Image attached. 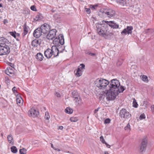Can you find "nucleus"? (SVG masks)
<instances>
[{
    "label": "nucleus",
    "instance_id": "f257e3e1",
    "mask_svg": "<svg viewBox=\"0 0 154 154\" xmlns=\"http://www.w3.org/2000/svg\"><path fill=\"white\" fill-rule=\"evenodd\" d=\"M102 23V24H97L96 25L97 32L100 36L105 39H111L113 37V34L108 30V25L113 29H118L119 27V24L114 21L103 20Z\"/></svg>",
    "mask_w": 154,
    "mask_h": 154
},
{
    "label": "nucleus",
    "instance_id": "f03ea898",
    "mask_svg": "<svg viewBox=\"0 0 154 154\" xmlns=\"http://www.w3.org/2000/svg\"><path fill=\"white\" fill-rule=\"evenodd\" d=\"M54 42H55V44L56 45L57 49L56 50L57 52V54L55 57H57L59 54V52L62 53L63 51L65 50V47H63L61 45H63L64 43V36L62 34H60L58 36V38H57L56 37L54 41Z\"/></svg>",
    "mask_w": 154,
    "mask_h": 154
},
{
    "label": "nucleus",
    "instance_id": "7ed1b4c3",
    "mask_svg": "<svg viewBox=\"0 0 154 154\" xmlns=\"http://www.w3.org/2000/svg\"><path fill=\"white\" fill-rule=\"evenodd\" d=\"M115 14V11L112 9H100L98 12V15L103 18L113 17Z\"/></svg>",
    "mask_w": 154,
    "mask_h": 154
},
{
    "label": "nucleus",
    "instance_id": "20e7f679",
    "mask_svg": "<svg viewBox=\"0 0 154 154\" xmlns=\"http://www.w3.org/2000/svg\"><path fill=\"white\" fill-rule=\"evenodd\" d=\"M96 86L100 89H103L109 84L108 80L104 79H97L94 82Z\"/></svg>",
    "mask_w": 154,
    "mask_h": 154
},
{
    "label": "nucleus",
    "instance_id": "39448f33",
    "mask_svg": "<svg viewBox=\"0 0 154 154\" xmlns=\"http://www.w3.org/2000/svg\"><path fill=\"white\" fill-rule=\"evenodd\" d=\"M4 41L0 43V55H2L5 54H8L10 52V48L8 46L6 45L5 42L6 39H4Z\"/></svg>",
    "mask_w": 154,
    "mask_h": 154
},
{
    "label": "nucleus",
    "instance_id": "423d86ee",
    "mask_svg": "<svg viewBox=\"0 0 154 154\" xmlns=\"http://www.w3.org/2000/svg\"><path fill=\"white\" fill-rule=\"evenodd\" d=\"M56 50L57 49V48L56 46H53L51 47V49L50 48H48L44 52V55L47 58H50L52 55H53V57H55V56L56 55V54L54 51V50L56 51Z\"/></svg>",
    "mask_w": 154,
    "mask_h": 154
},
{
    "label": "nucleus",
    "instance_id": "0eeeda50",
    "mask_svg": "<svg viewBox=\"0 0 154 154\" xmlns=\"http://www.w3.org/2000/svg\"><path fill=\"white\" fill-rule=\"evenodd\" d=\"M117 93L115 90L110 89L107 91L106 93L105 94L106 95V98L107 100H112L115 99L116 97L118 95H116Z\"/></svg>",
    "mask_w": 154,
    "mask_h": 154
},
{
    "label": "nucleus",
    "instance_id": "6e6552de",
    "mask_svg": "<svg viewBox=\"0 0 154 154\" xmlns=\"http://www.w3.org/2000/svg\"><path fill=\"white\" fill-rule=\"evenodd\" d=\"M148 143V139L146 137H145L142 140L140 146V153L142 154L145 152Z\"/></svg>",
    "mask_w": 154,
    "mask_h": 154
},
{
    "label": "nucleus",
    "instance_id": "1a4fd4ad",
    "mask_svg": "<svg viewBox=\"0 0 154 154\" xmlns=\"http://www.w3.org/2000/svg\"><path fill=\"white\" fill-rule=\"evenodd\" d=\"M109 89L112 90H116L117 88H119L120 85L119 81L116 79H114L112 80L109 83Z\"/></svg>",
    "mask_w": 154,
    "mask_h": 154
},
{
    "label": "nucleus",
    "instance_id": "9d476101",
    "mask_svg": "<svg viewBox=\"0 0 154 154\" xmlns=\"http://www.w3.org/2000/svg\"><path fill=\"white\" fill-rule=\"evenodd\" d=\"M119 116L121 118L126 119L130 117L131 115L129 112L127 111L126 109L122 108L120 111Z\"/></svg>",
    "mask_w": 154,
    "mask_h": 154
},
{
    "label": "nucleus",
    "instance_id": "9b49d317",
    "mask_svg": "<svg viewBox=\"0 0 154 154\" xmlns=\"http://www.w3.org/2000/svg\"><path fill=\"white\" fill-rule=\"evenodd\" d=\"M40 28L43 33L45 34L48 33L50 31L51 26L45 23L41 26Z\"/></svg>",
    "mask_w": 154,
    "mask_h": 154
},
{
    "label": "nucleus",
    "instance_id": "f8f14e48",
    "mask_svg": "<svg viewBox=\"0 0 154 154\" xmlns=\"http://www.w3.org/2000/svg\"><path fill=\"white\" fill-rule=\"evenodd\" d=\"M57 30L55 29L50 30L46 35V38L48 40H53L56 36Z\"/></svg>",
    "mask_w": 154,
    "mask_h": 154
},
{
    "label": "nucleus",
    "instance_id": "ddd939ff",
    "mask_svg": "<svg viewBox=\"0 0 154 154\" xmlns=\"http://www.w3.org/2000/svg\"><path fill=\"white\" fill-rule=\"evenodd\" d=\"M29 116H31L33 117H37L39 114V112L37 109L35 108H31L28 111Z\"/></svg>",
    "mask_w": 154,
    "mask_h": 154
},
{
    "label": "nucleus",
    "instance_id": "4468645a",
    "mask_svg": "<svg viewBox=\"0 0 154 154\" xmlns=\"http://www.w3.org/2000/svg\"><path fill=\"white\" fill-rule=\"evenodd\" d=\"M133 29V28L132 26H128L126 28L123 30L121 32V34L122 35H125L127 34H131Z\"/></svg>",
    "mask_w": 154,
    "mask_h": 154
},
{
    "label": "nucleus",
    "instance_id": "2eb2a0df",
    "mask_svg": "<svg viewBox=\"0 0 154 154\" xmlns=\"http://www.w3.org/2000/svg\"><path fill=\"white\" fill-rule=\"evenodd\" d=\"M43 33L40 28V27H38L34 31L33 35L36 38H38L40 37Z\"/></svg>",
    "mask_w": 154,
    "mask_h": 154
},
{
    "label": "nucleus",
    "instance_id": "dca6fc26",
    "mask_svg": "<svg viewBox=\"0 0 154 154\" xmlns=\"http://www.w3.org/2000/svg\"><path fill=\"white\" fill-rule=\"evenodd\" d=\"M72 96L73 98H74V100L76 103H78L79 100H81L78 93L75 91H73L72 93Z\"/></svg>",
    "mask_w": 154,
    "mask_h": 154
},
{
    "label": "nucleus",
    "instance_id": "f3484780",
    "mask_svg": "<svg viewBox=\"0 0 154 154\" xmlns=\"http://www.w3.org/2000/svg\"><path fill=\"white\" fill-rule=\"evenodd\" d=\"M41 42V39H38L36 38L32 41L31 45L33 47L36 48L40 45Z\"/></svg>",
    "mask_w": 154,
    "mask_h": 154
},
{
    "label": "nucleus",
    "instance_id": "a211bd4d",
    "mask_svg": "<svg viewBox=\"0 0 154 154\" xmlns=\"http://www.w3.org/2000/svg\"><path fill=\"white\" fill-rule=\"evenodd\" d=\"M53 17L55 21L57 23H60L62 21L61 16L58 14H54L53 15Z\"/></svg>",
    "mask_w": 154,
    "mask_h": 154
},
{
    "label": "nucleus",
    "instance_id": "6ab92c4d",
    "mask_svg": "<svg viewBox=\"0 0 154 154\" xmlns=\"http://www.w3.org/2000/svg\"><path fill=\"white\" fill-rule=\"evenodd\" d=\"M23 32L22 33V35L23 36L25 35L28 32V29L29 28V27L26 25L25 23L23 25Z\"/></svg>",
    "mask_w": 154,
    "mask_h": 154
},
{
    "label": "nucleus",
    "instance_id": "aec40b11",
    "mask_svg": "<svg viewBox=\"0 0 154 154\" xmlns=\"http://www.w3.org/2000/svg\"><path fill=\"white\" fill-rule=\"evenodd\" d=\"M125 88L124 86H121L120 88H117L116 90H115L116 91V93H117V95H118L120 93H122L125 90Z\"/></svg>",
    "mask_w": 154,
    "mask_h": 154
},
{
    "label": "nucleus",
    "instance_id": "412c9836",
    "mask_svg": "<svg viewBox=\"0 0 154 154\" xmlns=\"http://www.w3.org/2000/svg\"><path fill=\"white\" fill-rule=\"evenodd\" d=\"M116 2L122 6L127 5L126 0H115Z\"/></svg>",
    "mask_w": 154,
    "mask_h": 154
},
{
    "label": "nucleus",
    "instance_id": "4be33fe9",
    "mask_svg": "<svg viewBox=\"0 0 154 154\" xmlns=\"http://www.w3.org/2000/svg\"><path fill=\"white\" fill-rule=\"evenodd\" d=\"M44 58L42 54L40 53H37L36 56V58L40 61H42Z\"/></svg>",
    "mask_w": 154,
    "mask_h": 154
},
{
    "label": "nucleus",
    "instance_id": "5701e85b",
    "mask_svg": "<svg viewBox=\"0 0 154 154\" xmlns=\"http://www.w3.org/2000/svg\"><path fill=\"white\" fill-rule=\"evenodd\" d=\"M43 19V17L42 16V15L41 14H39L37 15L34 18V20L35 21H37L42 20Z\"/></svg>",
    "mask_w": 154,
    "mask_h": 154
},
{
    "label": "nucleus",
    "instance_id": "b1692460",
    "mask_svg": "<svg viewBox=\"0 0 154 154\" xmlns=\"http://www.w3.org/2000/svg\"><path fill=\"white\" fill-rule=\"evenodd\" d=\"M17 70L15 69L10 68V77H14L16 76V72Z\"/></svg>",
    "mask_w": 154,
    "mask_h": 154
},
{
    "label": "nucleus",
    "instance_id": "393cba45",
    "mask_svg": "<svg viewBox=\"0 0 154 154\" xmlns=\"http://www.w3.org/2000/svg\"><path fill=\"white\" fill-rule=\"evenodd\" d=\"M65 111L66 113L70 114L73 112V110L69 107H67Z\"/></svg>",
    "mask_w": 154,
    "mask_h": 154
},
{
    "label": "nucleus",
    "instance_id": "a878e982",
    "mask_svg": "<svg viewBox=\"0 0 154 154\" xmlns=\"http://www.w3.org/2000/svg\"><path fill=\"white\" fill-rule=\"evenodd\" d=\"M10 149L11 152L14 153H16L17 152V149L15 146H12L11 147Z\"/></svg>",
    "mask_w": 154,
    "mask_h": 154
},
{
    "label": "nucleus",
    "instance_id": "bb28decb",
    "mask_svg": "<svg viewBox=\"0 0 154 154\" xmlns=\"http://www.w3.org/2000/svg\"><path fill=\"white\" fill-rule=\"evenodd\" d=\"M19 152L20 154H26V150L25 148L20 149Z\"/></svg>",
    "mask_w": 154,
    "mask_h": 154
},
{
    "label": "nucleus",
    "instance_id": "cd10ccee",
    "mask_svg": "<svg viewBox=\"0 0 154 154\" xmlns=\"http://www.w3.org/2000/svg\"><path fill=\"white\" fill-rule=\"evenodd\" d=\"M5 82L7 84L8 88L9 83L10 82V80L8 77L6 76L5 77Z\"/></svg>",
    "mask_w": 154,
    "mask_h": 154
},
{
    "label": "nucleus",
    "instance_id": "c85d7f7f",
    "mask_svg": "<svg viewBox=\"0 0 154 154\" xmlns=\"http://www.w3.org/2000/svg\"><path fill=\"white\" fill-rule=\"evenodd\" d=\"M124 129L125 130L127 131H130L131 130V127L130 125V123H128L126 126L124 128Z\"/></svg>",
    "mask_w": 154,
    "mask_h": 154
},
{
    "label": "nucleus",
    "instance_id": "c756f323",
    "mask_svg": "<svg viewBox=\"0 0 154 154\" xmlns=\"http://www.w3.org/2000/svg\"><path fill=\"white\" fill-rule=\"evenodd\" d=\"M17 103V104H19V105H21L23 103V100L22 98H21L20 99H18L16 100Z\"/></svg>",
    "mask_w": 154,
    "mask_h": 154
},
{
    "label": "nucleus",
    "instance_id": "7c9ffc66",
    "mask_svg": "<svg viewBox=\"0 0 154 154\" xmlns=\"http://www.w3.org/2000/svg\"><path fill=\"white\" fill-rule=\"evenodd\" d=\"M78 119L76 117H71L70 119V120L71 122H75L77 121Z\"/></svg>",
    "mask_w": 154,
    "mask_h": 154
},
{
    "label": "nucleus",
    "instance_id": "2f4dec72",
    "mask_svg": "<svg viewBox=\"0 0 154 154\" xmlns=\"http://www.w3.org/2000/svg\"><path fill=\"white\" fill-rule=\"evenodd\" d=\"M133 106L135 108H137L138 107V104L136 102V100L134 98V100L133 102Z\"/></svg>",
    "mask_w": 154,
    "mask_h": 154
},
{
    "label": "nucleus",
    "instance_id": "473e14b6",
    "mask_svg": "<svg viewBox=\"0 0 154 154\" xmlns=\"http://www.w3.org/2000/svg\"><path fill=\"white\" fill-rule=\"evenodd\" d=\"M123 63V61L122 60H118L117 63L116 65L117 66H121Z\"/></svg>",
    "mask_w": 154,
    "mask_h": 154
},
{
    "label": "nucleus",
    "instance_id": "72a5a7b5",
    "mask_svg": "<svg viewBox=\"0 0 154 154\" xmlns=\"http://www.w3.org/2000/svg\"><path fill=\"white\" fill-rule=\"evenodd\" d=\"M141 77L142 79L144 81H146L148 80V78L145 75H143L141 76Z\"/></svg>",
    "mask_w": 154,
    "mask_h": 154
},
{
    "label": "nucleus",
    "instance_id": "f704fd0d",
    "mask_svg": "<svg viewBox=\"0 0 154 154\" xmlns=\"http://www.w3.org/2000/svg\"><path fill=\"white\" fill-rule=\"evenodd\" d=\"M10 35L13 36L14 38H16V32L15 31L14 32H10Z\"/></svg>",
    "mask_w": 154,
    "mask_h": 154
},
{
    "label": "nucleus",
    "instance_id": "c9c22d12",
    "mask_svg": "<svg viewBox=\"0 0 154 154\" xmlns=\"http://www.w3.org/2000/svg\"><path fill=\"white\" fill-rule=\"evenodd\" d=\"M111 120L109 118H107L105 119L104 121L105 124H109L110 123Z\"/></svg>",
    "mask_w": 154,
    "mask_h": 154
},
{
    "label": "nucleus",
    "instance_id": "e433bc0d",
    "mask_svg": "<svg viewBox=\"0 0 154 154\" xmlns=\"http://www.w3.org/2000/svg\"><path fill=\"white\" fill-rule=\"evenodd\" d=\"M45 118L47 120H48L50 118V116L48 112H46L45 113Z\"/></svg>",
    "mask_w": 154,
    "mask_h": 154
},
{
    "label": "nucleus",
    "instance_id": "4c0bfd02",
    "mask_svg": "<svg viewBox=\"0 0 154 154\" xmlns=\"http://www.w3.org/2000/svg\"><path fill=\"white\" fill-rule=\"evenodd\" d=\"M17 88L15 87H14L12 89V91L13 93L16 95V94L17 93Z\"/></svg>",
    "mask_w": 154,
    "mask_h": 154
},
{
    "label": "nucleus",
    "instance_id": "58836bf2",
    "mask_svg": "<svg viewBox=\"0 0 154 154\" xmlns=\"http://www.w3.org/2000/svg\"><path fill=\"white\" fill-rule=\"evenodd\" d=\"M80 66H81V67H79V69H80L82 70L83 69H85V65L83 63H81L80 64Z\"/></svg>",
    "mask_w": 154,
    "mask_h": 154
},
{
    "label": "nucleus",
    "instance_id": "ea45409f",
    "mask_svg": "<svg viewBox=\"0 0 154 154\" xmlns=\"http://www.w3.org/2000/svg\"><path fill=\"white\" fill-rule=\"evenodd\" d=\"M9 68L10 67H7L5 71V73L8 75H9L10 74V72L9 71Z\"/></svg>",
    "mask_w": 154,
    "mask_h": 154
},
{
    "label": "nucleus",
    "instance_id": "a19ab883",
    "mask_svg": "<svg viewBox=\"0 0 154 154\" xmlns=\"http://www.w3.org/2000/svg\"><path fill=\"white\" fill-rule=\"evenodd\" d=\"M85 10L88 14H90L91 11L90 10V8H87L85 7Z\"/></svg>",
    "mask_w": 154,
    "mask_h": 154
},
{
    "label": "nucleus",
    "instance_id": "79ce46f5",
    "mask_svg": "<svg viewBox=\"0 0 154 154\" xmlns=\"http://www.w3.org/2000/svg\"><path fill=\"white\" fill-rule=\"evenodd\" d=\"M145 116L144 113H143L140 115L139 117V119L140 120L144 119L145 118Z\"/></svg>",
    "mask_w": 154,
    "mask_h": 154
},
{
    "label": "nucleus",
    "instance_id": "37998d69",
    "mask_svg": "<svg viewBox=\"0 0 154 154\" xmlns=\"http://www.w3.org/2000/svg\"><path fill=\"white\" fill-rule=\"evenodd\" d=\"M75 74V75H76L77 77H79L82 75V73L81 72H78L77 71H76Z\"/></svg>",
    "mask_w": 154,
    "mask_h": 154
},
{
    "label": "nucleus",
    "instance_id": "c03bdc74",
    "mask_svg": "<svg viewBox=\"0 0 154 154\" xmlns=\"http://www.w3.org/2000/svg\"><path fill=\"white\" fill-rule=\"evenodd\" d=\"M100 140L104 144L106 143V141H105L103 137V136H101L100 137Z\"/></svg>",
    "mask_w": 154,
    "mask_h": 154
},
{
    "label": "nucleus",
    "instance_id": "a18cd8bd",
    "mask_svg": "<svg viewBox=\"0 0 154 154\" xmlns=\"http://www.w3.org/2000/svg\"><path fill=\"white\" fill-rule=\"evenodd\" d=\"M16 100L18 99H20L21 98H22L20 95L19 94H16Z\"/></svg>",
    "mask_w": 154,
    "mask_h": 154
},
{
    "label": "nucleus",
    "instance_id": "49530a36",
    "mask_svg": "<svg viewBox=\"0 0 154 154\" xmlns=\"http://www.w3.org/2000/svg\"><path fill=\"white\" fill-rule=\"evenodd\" d=\"M31 9L34 11H37L36 9L35 6L34 5L32 6L30 8Z\"/></svg>",
    "mask_w": 154,
    "mask_h": 154
},
{
    "label": "nucleus",
    "instance_id": "de8ad7c7",
    "mask_svg": "<svg viewBox=\"0 0 154 154\" xmlns=\"http://www.w3.org/2000/svg\"><path fill=\"white\" fill-rule=\"evenodd\" d=\"M10 138L11 139L10 140V144H11L12 145L14 144V140H13V138L12 136L10 134Z\"/></svg>",
    "mask_w": 154,
    "mask_h": 154
},
{
    "label": "nucleus",
    "instance_id": "09e8293b",
    "mask_svg": "<svg viewBox=\"0 0 154 154\" xmlns=\"http://www.w3.org/2000/svg\"><path fill=\"white\" fill-rule=\"evenodd\" d=\"M100 108V107H98L97 109H95L94 111V114H96L99 110V109Z\"/></svg>",
    "mask_w": 154,
    "mask_h": 154
},
{
    "label": "nucleus",
    "instance_id": "8fccbe9b",
    "mask_svg": "<svg viewBox=\"0 0 154 154\" xmlns=\"http://www.w3.org/2000/svg\"><path fill=\"white\" fill-rule=\"evenodd\" d=\"M105 97V95H101L99 97V99L101 100L103 99Z\"/></svg>",
    "mask_w": 154,
    "mask_h": 154
},
{
    "label": "nucleus",
    "instance_id": "3c124183",
    "mask_svg": "<svg viewBox=\"0 0 154 154\" xmlns=\"http://www.w3.org/2000/svg\"><path fill=\"white\" fill-rule=\"evenodd\" d=\"M90 8L91 10H96V9L93 5H91L90 6Z\"/></svg>",
    "mask_w": 154,
    "mask_h": 154
},
{
    "label": "nucleus",
    "instance_id": "603ef678",
    "mask_svg": "<svg viewBox=\"0 0 154 154\" xmlns=\"http://www.w3.org/2000/svg\"><path fill=\"white\" fill-rule=\"evenodd\" d=\"M151 110L152 111L153 113L154 114V105H153L151 107Z\"/></svg>",
    "mask_w": 154,
    "mask_h": 154
},
{
    "label": "nucleus",
    "instance_id": "864d4df0",
    "mask_svg": "<svg viewBox=\"0 0 154 154\" xmlns=\"http://www.w3.org/2000/svg\"><path fill=\"white\" fill-rule=\"evenodd\" d=\"M14 65L12 64V63H10V67H11L12 68H13V69H14Z\"/></svg>",
    "mask_w": 154,
    "mask_h": 154
},
{
    "label": "nucleus",
    "instance_id": "5fc2aeb1",
    "mask_svg": "<svg viewBox=\"0 0 154 154\" xmlns=\"http://www.w3.org/2000/svg\"><path fill=\"white\" fill-rule=\"evenodd\" d=\"M63 127L62 126H59L58 129L60 130H63Z\"/></svg>",
    "mask_w": 154,
    "mask_h": 154
},
{
    "label": "nucleus",
    "instance_id": "6e6d98bb",
    "mask_svg": "<svg viewBox=\"0 0 154 154\" xmlns=\"http://www.w3.org/2000/svg\"><path fill=\"white\" fill-rule=\"evenodd\" d=\"M90 55L92 57H94V56H95L96 55L95 53H91V52L90 53Z\"/></svg>",
    "mask_w": 154,
    "mask_h": 154
},
{
    "label": "nucleus",
    "instance_id": "4d7b16f0",
    "mask_svg": "<svg viewBox=\"0 0 154 154\" xmlns=\"http://www.w3.org/2000/svg\"><path fill=\"white\" fill-rule=\"evenodd\" d=\"M104 144H105V145H106V146L108 148H110V146L108 144H107L106 142V143H105Z\"/></svg>",
    "mask_w": 154,
    "mask_h": 154
},
{
    "label": "nucleus",
    "instance_id": "13d9d810",
    "mask_svg": "<svg viewBox=\"0 0 154 154\" xmlns=\"http://www.w3.org/2000/svg\"><path fill=\"white\" fill-rule=\"evenodd\" d=\"M90 53H91V52H90V51H86L85 52V53L86 54H88V55H90Z\"/></svg>",
    "mask_w": 154,
    "mask_h": 154
},
{
    "label": "nucleus",
    "instance_id": "bf43d9fd",
    "mask_svg": "<svg viewBox=\"0 0 154 154\" xmlns=\"http://www.w3.org/2000/svg\"><path fill=\"white\" fill-rule=\"evenodd\" d=\"M8 20H5L4 21V24H6V23H8Z\"/></svg>",
    "mask_w": 154,
    "mask_h": 154
},
{
    "label": "nucleus",
    "instance_id": "052dcab7",
    "mask_svg": "<svg viewBox=\"0 0 154 154\" xmlns=\"http://www.w3.org/2000/svg\"><path fill=\"white\" fill-rule=\"evenodd\" d=\"M56 94H57V96L58 97H60V94H59V93L58 92L56 93Z\"/></svg>",
    "mask_w": 154,
    "mask_h": 154
},
{
    "label": "nucleus",
    "instance_id": "680f3d73",
    "mask_svg": "<svg viewBox=\"0 0 154 154\" xmlns=\"http://www.w3.org/2000/svg\"><path fill=\"white\" fill-rule=\"evenodd\" d=\"M79 66L78 67V68L77 69H76V71H77L78 72V71H79V72H81V70L80 69H79Z\"/></svg>",
    "mask_w": 154,
    "mask_h": 154
},
{
    "label": "nucleus",
    "instance_id": "e2e57ef3",
    "mask_svg": "<svg viewBox=\"0 0 154 154\" xmlns=\"http://www.w3.org/2000/svg\"><path fill=\"white\" fill-rule=\"evenodd\" d=\"M51 11L52 12V13H54V12H55L56 11V10H54V9H52L51 10Z\"/></svg>",
    "mask_w": 154,
    "mask_h": 154
},
{
    "label": "nucleus",
    "instance_id": "0e129e2a",
    "mask_svg": "<svg viewBox=\"0 0 154 154\" xmlns=\"http://www.w3.org/2000/svg\"><path fill=\"white\" fill-rule=\"evenodd\" d=\"M94 7H95V8H96V9H97V7L98 6V5H93Z\"/></svg>",
    "mask_w": 154,
    "mask_h": 154
},
{
    "label": "nucleus",
    "instance_id": "69168bd1",
    "mask_svg": "<svg viewBox=\"0 0 154 154\" xmlns=\"http://www.w3.org/2000/svg\"><path fill=\"white\" fill-rule=\"evenodd\" d=\"M16 36L19 37L20 35V34L19 33H17L16 32Z\"/></svg>",
    "mask_w": 154,
    "mask_h": 154
},
{
    "label": "nucleus",
    "instance_id": "338daca9",
    "mask_svg": "<svg viewBox=\"0 0 154 154\" xmlns=\"http://www.w3.org/2000/svg\"><path fill=\"white\" fill-rule=\"evenodd\" d=\"M54 149H55V150H57L58 151H60V149H58V148H54Z\"/></svg>",
    "mask_w": 154,
    "mask_h": 154
},
{
    "label": "nucleus",
    "instance_id": "774afa93",
    "mask_svg": "<svg viewBox=\"0 0 154 154\" xmlns=\"http://www.w3.org/2000/svg\"><path fill=\"white\" fill-rule=\"evenodd\" d=\"M51 146L52 148H53L54 149V147L53 144L51 143Z\"/></svg>",
    "mask_w": 154,
    "mask_h": 154
}]
</instances>
